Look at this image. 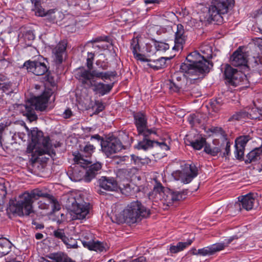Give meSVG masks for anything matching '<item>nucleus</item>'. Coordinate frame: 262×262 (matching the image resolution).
I'll return each mask as SVG.
<instances>
[{"mask_svg": "<svg viewBox=\"0 0 262 262\" xmlns=\"http://www.w3.org/2000/svg\"><path fill=\"white\" fill-rule=\"evenodd\" d=\"M209 103L211 107L215 112H218L222 105L220 99L211 100Z\"/></svg>", "mask_w": 262, "mask_h": 262, "instance_id": "nucleus-44", "label": "nucleus"}, {"mask_svg": "<svg viewBox=\"0 0 262 262\" xmlns=\"http://www.w3.org/2000/svg\"><path fill=\"white\" fill-rule=\"evenodd\" d=\"M93 61L90 60L89 59H86V66L88 68V71H92L91 70L93 68Z\"/></svg>", "mask_w": 262, "mask_h": 262, "instance_id": "nucleus-62", "label": "nucleus"}, {"mask_svg": "<svg viewBox=\"0 0 262 262\" xmlns=\"http://www.w3.org/2000/svg\"><path fill=\"white\" fill-rule=\"evenodd\" d=\"M189 145L195 150H200L206 144V139L200 137L195 140L189 141Z\"/></svg>", "mask_w": 262, "mask_h": 262, "instance_id": "nucleus-36", "label": "nucleus"}, {"mask_svg": "<svg viewBox=\"0 0 262 262\" xmlns=\"http://www.w3.org/2000/svg\"><path fill=\"white\" fill-rule=\"evenodd\" d=\"M209 130L212 133H217L222 130V128L218 127H212L209 129Z\"/></svg>", "mask_w": 262, "mask_h": 262, "instance_id": "nucleus-61", "label": "nucleus"}, {"mask_svg": "<svg viewBox=\"0 0 262 262\" xmlns=\"http://www.w3.org/2000/svg\"><path fill=\"white\" fill-rule=\"evenodd\" d=\"M181 170H177L172 173V176L177 181H180L184 184H188L198 174L196 166L192 163L181 164Z\"/></svg>", "mask_w": 262, "mask_h": 262, "instance_id": "nucleus-9", "label": "nucleus"}, {"mask_svg": "<svg viewBox=\"0 0 262 262\" xmlns=\"http://www.w3.org/2000/svg\"><path fill=\"white\" fill-rule=\"evenodd\" d=\"M47 63H48L47 60L40 56L37 60L26 61L24 63V67L28 72L36 76H41L45 74L49 71V67L47 65Z\"/></svg>", "mask_w": 262, "mask_h": 262, "instance_id": "nucleus-10", "label": "nucleus"}, {"mask_svg": "<svg viewBox=\"0 0 262 262\" xmlns=\"http://www.w3.org/2000/svg\"><path fill=\"white\" fill-rule=\"evenodd\" d=\"M9 125V124H8L7 122H3L0 123V140L2 138L4 131Z\"/></svg>", "mask_w": 262, "mask_h": 262, "instance_id": "nucleus-54", "label": "nucleus"}, {"mask_svg": "<svg viewBox=\"0 0 262 262\" xmlns=\"http://www.w3.org/2000/svg\"><path fill=\"white\" fill-rule=\"evenodd\" d=\"M193 239H188L186 242H178L177 245H170L169 252L171 253L175 254L184 250L186 248L189 246L192 243Z\"/></svg>", "mask_w": 262, "mask_h": 262, "instance_id": "nucleus-31", "label": "nucleus"}, {"mask_svg": "<svg viewBox=\"0 0 262 262\" xmlns=\"http://www.w3.org/2000/svg\"><path fill=\"white\" fill-rule=\"evenodd\" d=\"M116 222L120 224L126 223L133 224L147 217L150 214L149 210L145 208L140 202L134 201L127 205L120 213H114Z\"/></svg>", "mask_w": 262, "mask_h": 262, "instance_id": "nucleus-3", "label": "nucleus"}, {"mask_svg": "<svg viewBox=\"0 0 262 262\" xmlns=\"http://www.w3.org/2000/svg\"><path fill=\"white\" fill-rule=\"evenodd\" d=\"M251 139L249 135L242 136L235 141V156L237 159L244 160V151L247 142Z\"/></svg>", "mask_w": 262, "mask_h": 262, "instance_id": "nucleus-18", "label": "nucleus"}, {"mask_svg": "<svg viewBox=\"0 0 262 262\" xmlns=\"http://www.w3.org/2000/svg\"><path fill=\"white\" fill-rule=\"evenodd\" d=\"M248 114L246 112V107L239 111L235 112L234 114H233L229 119V121H239L244 119H248L247 116Z\"/></svg>", "mask_w": 262, "mask_h": 262, "instance_id": "nucleus-35", "label": "nucleus"}, {"mask_svg": "<svg viewBox=\"0 0 262 262\" xmlns=\"http://www.w3.org/2000/svg\"><path fill=\"white\" fill-rule=\"evenodd\" d=\"M174 34V46L173 50L179 51L182 50L186 42L187 35L182 24H178Z\"/></svg>", "mask_w": 262, "mask_h": 262, "instance_id": "nucleus-17", "label": "nucleus"}, {"mask_svg": "<svg viewBox=\"0 0 262 262\" xmlns=\"http://www.w3.org/2000/svg\"><path fill=\"white\" fill-rule=\"evenodd\" d=\"M212 67V62L198 52L194 51L188 55L185 61L180 66V71L184 77L191 78V77H199L208 73Z\"/></svg>", "mask_w": 262, "mask_h": 262, "instance_id": "nucleus-2", "label": "nucleus"}, {"mask_svg": "<svg viewBox=\"0 0 262 262\" xmlns=\"http://www.w3.org/2000/svg\"><path fill=\"white\" fill-rule=\"evenodd\" d=\"M117 75L116 71L99 72L97 70L89 71L83 68H80L77 73V78L81 80L84 84H88L92 88L93 92L99 96H104L108 94L114 86V83L105 84L98 82L96 78L105 81L110 80Z\"/></svg>", "mask_w": 262, "mask_h": 262, "instance_id": "nucleus-1", "label": "nucleus"}, {"mask_svg": "<svg viewBox=\"0 0 262 262\" xmlns=\"http://www.w3.org/2000/svg\"><path fill=\"white\" fill-rule=\"evenodd\" d=\"M204 151L207 154L214 157L221 152V149L219 147L211 146L210 145L206 144L204 147Z\"/></svg>", "mask_w": 262, "mask_h": 262, "instance_id": "nucleus-38", "label": "nucleus"}, {"mask_svg": "<svg viewBox=\"0 0 262 262\" xmlns=\"http://www.w3.org/2000/svg\"><path fill=\"white\" fill-rule=\"evenodd\" d=\"M231 63L235 67L246 66L247 60L241 48L234 51L230 58Z\"/></svg>", "mask_w": 262, "mask_h": 262, "instance_id": "nucleus-22", "label": "nucleus"}, {"mask_svg": "<svg viewBox=\"0 0 262 262\" xmlns=\"http://www.w3.org/2000/svg\"><path fill=\"white\" fill-rule=\"evenodd\" d=\"M95 105L97 107L95 112L97 113H99L100 112L104 110L105 108V106L102 102H100L99 101H96Z\"/></svg>", "mask_w": 262, "mask_h": 262, "instance_id": "nucleus-50", "label": "nucleus"}, {"mask_svg": "<svg viewBox=\"0 0 262 262\" xmlns=\"http://www.w3.org/2000/svg\"><path fill=\"white\" fill-rule=\"evenodd\" d=\"M74 163L67 172L70 179L75 182L80 181L84 178L85 168L90 164L89 161L83 159L81 155H77L74 158Z\"/></svg>", "mask_w": 262, "mask_h": 262, "instance_id": "nucleus-8", "label": "nucleus"}, {"mask_svg": "<svg viewBox=\"0 0 262 262\" xmlns=\"http://www.w3.org/2000/svg\"><path fill=\"white\" fill-rule=\"evenodd\" d=\"M262 155V146L259 147L255 148L249 152L246 156L245 161L246 164H249L256 162L260 159Z\"/></svg>", "mask_w": 262, "mask_h": 262, "instance_id": "nucleus-27", "label": "nucleus"}, {"mask_svg": "<svg viewBox=\"0 0 262 262\" xmlns=\"http://www.w3.org/2000/svg\"><path fill=\"white\" fill-rule=\"evenodd\" d=\"M186 194V190L173 191L167 188L165 189L164 194H162L161 199L159 201H161L162 203L163 209L166 210L167 209L168 207L177 204L179 201L184 199Z\"/></svg>", "mask_w": 262, "mask_h": 262, "instance_id": "nucleus-11", "label": "nucleus"}, {"mask_svg": "<svg viewBox=\"0 0 262 262\" xmlns=\"http://www.w3.org/2000/svg\"><path fill=\"white\" fill-rule=\"evenodd\" d=\"M92 139H95L98 140V141H100L101 143L103 142V141H104L103 140V138L101 137L98 134L94 135L91 136V140Z\"/></svg>", "mask_w": 262, "mask_h": 262, "instance_id": "nucleus-63", "label": "nucleus"}, {"mask_svg": "<svg viewBox=\"0 0 262 262\" xmlns=\"http://www.w3.org/2000/svg\"><path fill=\"white\" fill-rule=\"evenodd\" d=\"M238 199L239 202L234 204V207L238 211L242 210L241 206L242 208L247 211L252 209L256 201L254 197V194L251 193L240 196L238 198Z\"/></svg>", "mask_w": 262, "mask_h": 262, "instance_id": "nucleus-16", "label": "nucleus"}, {"mask_svg": "<svg viewBox=\"0 0 262 262\" xmlns=\"http://www.w3.org/2000/svg\"><path fill=\"white\" fill-rule=\"evenodd\" d=\"M235 238L234 236L230 237L228 239H225L223 243H216L217 246L220 245V251L224 250L226 247H227Z\"/></svg>", "mask_w": 262, "mask_h": 262, "instance_id": "nucleus-46", "label": "nucleus"}, {"mask_svg": "<svg viewBox=\"0 0 262 262\" xmlns=\"http://www.w3.org/2000/svg\"><path fill=\"white\" fill-rule=\"evenodd\" d=\"M168 59L167 57H161L157 59L147 58L148 61H142L147 62V66L155 71L162 69L166 67V61Z\"/></svg>", "mask_w": 262, "mask_h": 262, "instance_id": "nucleus-25", "label": "nucleus"}, {"mask_svg": "<svg viewBox=\"0 0 262 262\" xmlns=\"http://www.w3.org/2000/svg\"><path fill=\"white\" fill-rule=\"evenodd\" d=\"M64 118H69L72 116V111L69 110H66L63 113Z\"/></svg>", "mask_w": 262, "mask_h": 262, "instance_id": "nucleus-64", "label": "nucleus"}, {"mask_svg": "<svg viewBox=\"0 0 262 262\" xmlns=\"http://www.w3.org/2000/svg\"><path fill=\"white\" fill-rule=\"evenodd\" d=\"M53 234L55 237L61 239L62 242H63L67 237L65 235L64 230L62 229H58L56 230H54L53 231Z\"/></svg>", "mask_w": 262, "mask_h": 262, "instance_id": "nucleus-45", "label": "nucleus"}, {"mask_svg": "<svg viewBox=\"0 0 262 262\" xmlns=\"http://www.w3.org/2000/svg\"><path fill=\"white\" fill-rule=\"evenodd\" d=\"M27 129L29 131V129L28 128ZM28 132V135L31 138L32 142L38 144V145H40L42 147L38 151L39 155L47 154L51 157L53 155H55V152L52 149L49 137H44L42 132L38 130L37 128H33L30 132Z\"/></svg>", "mask_w": 262, "mask_h": 262, "instance_id": "nucleus-7", "label": "nucleus"}, {"mask_svg": "<svg viewBox=\"0 0 262 262\" xmlns=\"http://www.w3.org/2000/svg\"><path fill=\"white\" fill-rule=\"evenodd\" d=\"M81 242L85 248H86L90 250H93L97 252H102L104 249L103 243L98 241L94 242L92 240L86 241L83 239L81 240Z\"/></svg>", "mask_w": 262, "mask_h": 262, "instance_id": "nucleus-28", "label": "nucleus"}, {"mask_svg": "<svg viewBox=\"0 0 262 262\" xmlns=\"http://www.w3.org/2000/svg\"><path fill=\"white\" fill-rule=\"evenodd\" d=\"M63 242L67 246V248L76 249L78 247L77 242L73 238H69L67 237Z\"/></svg>", "mask_w": 262, "mask_h": 262, "instance_id": "nucleus-42", "label": "nucleus"}, {"mask_svg": "<svg viewBox=\"0 0 262 262\" xmlns=\"http://www.w3.org/2000/svg\"><path fill=\"white\" fill-rule=\"evenodd\" d=\"M43 195L42 190L39 189H33L31 192L26 191L20 194L12 206L14 212L19 216L29 215L33 212L34 200H38Z\"/></svg>", "mask_w": 262, "mask_h": 262, "instance_id": "nucleus-4", "label": "nucleus"}, {"mask_svg": "<svg viewBox=\"0 0 262 262\" xmlns=\"http://www.w3.org/2000/svg\"><path fill=\"white\" fill-rule=\"evenodd\" d=\"M130 49L135 59L141 61H148L144 55L139 53L140 51V47L138 39L133 38L131 40Z\"/></svg>", "mask_w": 262, "mask_h": 262, "instance_id": "nucleus-26", "label": "nucleus"}, {"mask_svg": "<svg viewBox=\"0 0 262 262\" xmlns=\"http://www.w3.org/2000/svg\"><path fill=\"white\" fill-rule=\"evenodd\" d=\"M200 116L199 114L190 115L187 120L192 126L199 125L202 123Z\"/></svg>", "mask_w": 262, "mask_h": 262, "instance_id": "nucleus-39", "label": "nucleus"}, {"mask_svg": "<svg viewBox=\"0 0 262 262\" xmlns=\"http://www.w3.org/2000/svg\"><path fill=\"white\" fill-rule=\"evenodd\" d=\"M51 258L56 262H76L63 252L53 253Z\"/></svg>", "mask_w": 262, "mask_h": 262, "instance_id": "nucleus-33", "label": "nucleus"}, {"mask_svg": "<svg viewBox=\"0 0 262 262\" xmlns=\"http://www.w3.org/2000/svg\"><path fill=\"white\" fill-rule=\"evenodd\" d=\"M100 188L109 191H116L118 189L117 181L113 178L102 177L98 180Z\"/></svg>", "mask_w": 262, "mask_h": 262, "instance_id": "nucleus-21", "label": "nucleus"}, {"mask_svg": "<svg viewBox=\"0 0 262 262\" xmlns=\"http://www.w3.org/2000/svg\"><path fill=\"white\" fill-rule=\"evenodd\" d=\"M248 114L247 118L250 119H262V107L258 108L255 106H248L246 107Z\"/></svg>", "mask_w": 262, "mask_h": 262, "instance_id": "nucleus-30", "label": "nucleus"}, {"mask_svg": "<svg viewBox=\"0 0 262 262\" xmlns=\"http://www.w3.org/2000/svg\"><path fill=\"white\" fill-rule=\"evenodd\" d=\"M43 195L41 198L47 199V201L50 203L53 211H58L60 209V206L57 200L52 195L42 190Z\"/></svg>", "mask_w": 262, "mask_h": 262, "instance_id": "nucleus-32", "label": "nucleus"}, {"mask_svg": "<svg viewBox=\"0 0 262 262\" xmlns=\"http://www.w3.org/2000/svg\"><path fill=\"white\" fill-rule=\"evenodd\" d=\"M35 14L36 15L39 16H43L45 15V12L44 11V9H43L41 6L35 9Z\"/></svg>", "mask_w": 262, "mask_h": 262, "instance_id": "nucleus-58", "label": "nucleus"}, {"mask_svg": "<svg viewBox=\"0 0 262 262\" xmlns=\"http://www.w3.org/2000/svg\"><path fill=\"white\" fill-rule=\"evenodd\" d=\"M103 152L107 157L117 153L124 148L122 143L117 138L109 139L101 143Z\"/></svg>", "mask_w": 262, "mask_h": 262, "instance_id": "nucleus-14", "label": "nucleus"}, {"mask_svg": "<svg viewBox=\"0 0 262 262\" xmlns=\"http://www.w3.org/2000/svg\"><path fill=\"white\" fill-rule=\"evenodd\" d=\"M35 37L34 34L31 31L26 32L24 35L25 40L28 39V40H33L35 39Z\"/></svg>", "mask_w": 262, "mask_h": 262, "instance_id": "nucleus-53", "label": "nucleus"}, {"mask_svg": "<svg viewBox=\"0 0 262 262\" xmlns=\"http://www.w3.org/2000/svg\"><path fill=\"white\" fill-rule=\"evenodd\" d=\"M180 71L179 72H177L174 73L171 76V79L173 81H176L177 82H182V77L180 74Z\"/></svg>", "mask_w": 262, "mask_h": 262, "instance_id": "nucleus-52", "label": "nucleus"}, {"mask_svg": "<svg viewBox=\"0 0 262 262\" xmlns=\"http://www.w3.org/2000/svg\"><path fill=\"white\" fill-rule=\"evenodd\" d=\"M134 124L137 128L138 135H146L149 132L156 131L155 128H148L147 126V117L143 112H134L133 113Z\"/></svg>", "mask_w": 262, "mask_h": 262, "instance_id": "nucleus-12", "label": "nucleus"}, {"mask_svg": "<svg viewBox=\"0 0 262 262\" xmlns=\"http://www.w3.org/2000/svg\"><path fill=\"white\" fill-rule=\"evenodd\" d=\"M224 75L226 82L234 86L239 84L244 76L242 72L234 69L228 64L225 66Z\"/></svg>", "mask_w": 262, "mask_h": 262, "instance_id": "nucleus-13", "label": "nucleus"}, {"mask_svg": "<svg viewBox=\"0 0 262 262\" xmlns=\"http://www.w3.org/2000/svg\"><path fill=\"white\" fill-rule=\"evenodd\" d=\"M155 144L165 150H168L169 149V146L164 142H159L155 141Z\"/></svg>", "mask_w": 262, "mask_h": 262, "instance_id": "nucleus-57", "label": "nucleus"}, {"mask_svg": "<svg viewBox=\"0 0 262 262\" xmlns=\"http://www.w3.org/2000/svg\"><path fill=\"white\" fill-rule=\"evenodd\" d=\"M169 88L172 92H178L182 88V82H177V81H173L171 79L169 80Z\"/></svg>", "mask_w": 262, "mask_h": 262, "instance_id": "nucleus-41", "label": "nucleus"}, {"mask_svg": "<svg viewBox=\"0 0 262 262\" xmlns=\"http://www.w3.org/2000/svg\"><path fill=\"white\" fill-rule=\"evenodd\" d=\"M230 143L228 141L226 142V147L225 148V151L223 154V157H226L229 156L230 153Z\"/></svg>", "mask_w": 262, "mask_h": 262, "instance_id": "nucleus-55", "label": "nucleus"}, {"mask_svg": "<svg viewBox=\"0 0 262 262\" xmlns=\"http://www.w3.org/2000/svg\"><path fill=\"white\" fill-rule=\"evenodd\" d=\"M131 160L134 161L135 164L139 166H142L150 163V159L147 157L141 158L134 155H131Z\"/></svg>", "mask_w": 262, "mask_h": 262, "instance_id": "nucleus-37", "label": "nucleus"}, {"mask_svg": "<svg viewBox=\"0 0 262 262\" xmlns=\"http://www.w3.org/2000/svg\"><path fill=\"white\" fill-rule=\"evenodd\" d=\"M149 132L150 133L146 134V135H138L139 136H142L143 138L142 140L139 141L135 145V148L138 150L146 151L154 147L155 140L152 138L151 136L152 135L157 134V130Z\"/></svg>", "mask_w": 262, "mask_h": 262, "instance_id": "nucleus-19", "label": "nucleus"}, {"mask_svg": "<svg viewBox=\"0 0 262 262\" xmlns=\"http://www.w3.org/2000/svg\"><path fill=\"white\" fill-rule=\"evenodd\" d=\"M201 51L204 54H208V55H211V48L208 45H202L200 47Z\"/></svg>", "mask_w": 262, "mask_h": 262, "instance_id": "nucleus-49", "label": "nucleus"}, {"mask_svg": "<svg viewBox=\"0 0 262 262\" xmlns=\"http://www.w3.org/2000/svg\"><path fill=\"white\" fill-rule=\"evenodd\" d=\"M234 5V0H212L208 8L207 21H219L222 15L228 13Z\"/></svg>", "mask_w": 262, "mask_h": 262, "instance_id": "nucleus-6", "label": "nucleus"}, {"mask_svg": "<svg viewBox=\"0 0 262 262\" xmlns=\"http://www.w3.org/2000/svg\"><path fill=\"white\" fill-rule=\"evenodd\" d=\"M220 246H217L216 243L209 246L198 249V253L199 254V255L203 256L212 255L215 254L216 252L220 251Z\"/></svg>", "mask_w": 262, "mask_h": 262, "instance_id": "nucleus-29", "label": "nucleus"}, {"mask_svg": "<svg viewBox=\"0 0 262 262\" xmlns=\"http://www.w3.org/2000/svg\"><path fill=\"white\" fill-rule=\"evenodd\" d=\"M96 64L99 69L102 70H106L108 68V62L101 60H98L96 62Z\"/></svg>", "mask_w": 262, "mask_h": 262, "instance_id": "nucleus-47", "label": "nucleus"}, {"mask_svg": "<svg viewBox=\"0 0 262 262\" xmlns=\"http://www.w3.org/2000/svg\"><path fill=\"white\" fill-rule=\"evenodd\" d=\"M87 167H88V169L85 168L84 181L86 182H90L99 173L101 169L102 165L100 163L96 162Z\"/></svg>", "mask_w": 262, "mask_h": 262, "instance_id": "nucleus-23", "label": "nucleus"}, {"mask_svg": "<svg viewBox=\"0 0 262 262\" xmlns=\"http://www.w3.org/2000/svg\"><path fill=\"white\" fill-rule=\"evenodd\" d=\"M72 218L73 220H82L85 219L90 211L89 204L85 202L80 203L75 201L72 204Z\"/></svg>", "mask_w": 262, "mask_h": 262, "instance_id": "nucleus-15", "label": "nucleus"}, {"mask_svg": "<svg viewBox=\"0 0 262 262\" xmlns=\"http://www.w3.org/2000/svg\"><path fill=\"white\" fill-rule=\"evenodd\" d=\"M155 47L157 51H166L169 48V46L168 43L161 41H156Z\"/></svg>", "mask_w": 262, "mask_h": 262, "instance_id": "nucleus-43", "label": "nucleus"}, {"mask_svg": "<svg viewBox=\"0 0 262 262\" xmlns=\"http://www.w3.org/2000/svg\"><path fill=\"white\" fill-rule=\"evenodd\" d=\"M44 201H40L38 202V207L41 209H48L50 207V203L47 201V199H45Z\"/></svg>", "mask_w": 262, "mask_h": 262, "instance_id": "nucleus-48", "label": "nucleus"}, {"mask_svg": "<svg viewBox=\"0 0 262 262\" xmlns=\"http://www.w3.org/2000/svg\"><path fill=\"white\" fill-rule=\"evenodd\" d=\"M130 262H147V260L145 257L140 256L138 258L132 260Z\"/></svg>", "mask_w": 262, "mask_h": 262, "instance_id": "nucleus-60", "label": "nucleus"}, {"mask_svg": "<svg viewBox=\"0 0 262 262\" xmlns=\"http://www.w3.org/2000/svg\"><path fill=\"white\" fill-rule=\"evenodd\" d=\"M12 243L6 238L0 239V254L5 255L11 250Z\"/></svg>", "mask_w": 262, "mask_h": 262, "instance_id": "nucleus-34", "label": "nucleus"}, {"mask_svg": "<svg viewBox=\"0 0 262 262\" xmlns=\"http://www.w3.org/2000/svg\"><path fill=\"white\" fill-rule=\"evenodd\" d=\"M10 88V85L9 83H2L1 86H0V89H1L3 92H6L8 91Z\"/></svg>", "mask_w": 262, "mask_h": 262, "instance_id": "nucleus-59", "label": "nucleus"}, {"mask_svg": "<svg viewBox=\"0 0 262 262\" xmlns=\"http://www.w3.org/2000/svg\"><path fill=\"white\" fill-rule=\"evenodd\" d=\"M95 147L93 145L90 144L89 142H87L85 146L82 148L81 147V151L83 152L86 157H90L94 152Z\"/></svg>", "mask_w": 262, "mask_h": 262, "instance_id": "nucleus-40", "label": "nucleus"}, {"mask_svg": "<svg viewBox=\"0 0 262 262\" xmlns=\"http://www.w3.org/2000/svg\"><path fill=\"white\" fill-rule=\"evenodd\" d=\"M52 95L50 90L44 91L41 95L32 99L30 104L24 106L25 110H23L24 116L27 117L30 122L35 121L37 119L35 110L43 111L47 107L48 100Z\"/></svg>", "mask_w": 262, "mask_h": 262, "instance_id": "nucleus-5", "label": "nucleus"}, {"mask_svg": "<svg viewBox=\"0 0 262 262\" xmlns=\"http://www.w3.org/2000/svg\"><path fill=\"white\" fill-rule=\"evenodd\" d=\"M67 47V41L63 40L53 49L52 53L54 58V61L56 64H60L63 59V56L66 54Z\"/></svg>", "mask_w": 262, "mask_h": 262, "instance_id": "nucleus-20", "label": "nucleus"}, {"mask_svg": "<svg viewBox=\"0 0 262 262\" xmlns=\"http://www.w3.org/2000/svg\"><path fill=\"white\" fill-rule=\"evenodd\" d=\"M91 42H98L100 41H109V37L108 36H100L95 39H93L90 41Z\"/></svg>", "mask_w": 262, "mask_h": 262, "instance_id": "nucleus-51", "label": "nucleus"}, {"mask_svg": "<svg viewBox=\"0 0 262 262\" xmlns=\"http://www.w3.org/2000/svg\"><path fill=\"white\" fill-rule=\"evenodd\" d=\"M37 145H38V144L37 143H34L32 142L31 143L29 144L27 147V152L28 153V154H31V153H32L34 151V150L35 149V147L37 146Z\"/></svg>", "mask_w": 262, "mask_h": 262, "instance_id": "nucleus-56", "label": "nucleus"}, {"mask_svg": "<svg viewBox=\"0 0 262 262\" xmlns=\"http://www.w3.org/2000/svg\"><path fill=\"white\" fill-rule=\"evenodd\" d=\"M167 189L163 186L160 182L156 180V184L154 185L152 190L149 193V199L155 202L159 201L161 199L162 194H164V192Z\"/></svg>", "mask_w": 262, "mask_h": 262, "instance_id": "nucleus-24", "label": "nucleus"}]
</instances>
